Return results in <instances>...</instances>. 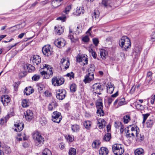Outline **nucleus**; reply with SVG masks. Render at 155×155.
<instances>
[{"label":"nucleus","mask_w":155,"mask_h":155,"mask_svg":"<svg viewBox=\"0 0 155 155\" xmlns=\"http://www.w3.org/2000/svg\"><path fill=\"white\" fill-rule=\"evenodd\" d=\"M40 74L42 75H44V77L45 79H48L52 77L53 74V68L50 65L45 64H43L42 67H40Z\"/></svg>","instance_id":"nucleus-1"},{"label":"nucleus","mask_w":155,"mask_h":155,"mask_svg":"<svg viewBox=\"0 0 155 155\" xmlns=\"http://www.w3.org/2000/svg\"><path fill=\"white\" fill-rule=\"evenodd\" d=\"M119 45L123 50L127 51L128 48H130L131 46L130 41L127 36L122 37L119 40Z\"/></svg>","instance_id":"nucleus-2"},{"label":"nucleus","mask_w":155,"mask_h":155,"mask_svg":"<svg viewBox=\"0 0 155 155\" xmlns=\"http://www.w3.org/2000/svg\"><path fill=\"white\" fill-rule=\"evenodd\" d=\"M32 137L36 146L40 147L44 143V138L38 132H33L32 134Z\"/></svg>","instance_id":"nucleus-3"},{"label":"nucleus","mask_w":155,"mask_h":155,"mask_svg":"<svg viewBox=\"0 0 155 155\" xmlns=\"http://www.w3.org/2000/svg\"><path fill=\"white\" fill-rule=\"evenodd\" d=\"M113 152L115 155H121L124 152V150L121 145L118 143L114 144L112 147Z\"/></svg>","instance_id":"nucleus-4"},{"label":"nucleus","mask_w":155,"mask_h":155,"mask_svg":"<svg viewBox=\"0 0 155 155\" xmlns=\"http://www.w3.org/2000/svg\"><path fill=\"white\" fill-rule=\"evenodd\" d=\"M64 82V80L61 76L54 77L52 79V84L54 86H58L63 84Z\"/></svg>","instance_id":"nucleus-5"},{"label":"nucleus","mask_w":155,"mask_h":155,"mask_svg":"<svg viewBox=\"0 0 155 155\" xmlns=\"http://www.w3.org/2000/svg\"><path fill=\"white\" fill-rule=\"evenodd\" d=\"M42 50L44 55L47 57L50 56L53 54L52 49L50 45L44 46L42 48Z\"/></svg>","instance_id":"nucleus-6"},{"label":"nucleus","mask_w":155,"mask_h":155,"mask_svg":"<svg viewBox=\"0 0 155 155\" xmlns=\"http://www.w3.org/2000/svg\"><path fill=\"white\" fill-rule=\"evenodd\" d=\"M96 105L97 108V113L98 115L100 116H103L104 115V112L103 110V104L102 101L101 100L96 102Z\"/></svg>","instance_id":"nucleus-7"},{"label":"nucleus","mask_w":155,"mask_h":155,"mask_svg":"<svg viewBox=\"0 0 155 155\" xmlns=\"http://www.w3.org/2000/svg\"><path fill=\"white\" fill-rule=\"evenodd\" d=\"M52 120L54 122L59 123L62 119L61 113L58 111H54L52 114Z\"/></svg>","instance_id":"nucleus-8"},{"label":"nucleus","mask_w":155,"mask_h":155,"mask_svg":"<svg viewBox=\"0 0 155 155\" xmlns=\"http://www.w3.org/2000/svg\"><path fill=\"white\" fill-rule=\"evenodd\" d=\"M92 91L93 93L100 95L101 92L103 90L102 86L99 83L94 84L92 86Z\"/></svg>","instance_id":"nucleus-9"},{"label":"nucleus","mask_w":155,"mask_h":155,"mask_svg":"<svg viewBox=\"0 0 155 155\" xmlns=\"http://www.w3.org/2000/svg\"><path fill=\"white\" fill-rule=\"evenodd\" d=\"M142 49V46L138 45H135L132 52V54L135 58L139 57L140 55Z\"/></svg>","instance_id":"nucleus-10"},{"label":"nucleus","mask_w":155,"mask_h":155,"mask_svg":"<svg viewBox=\"0 0 155 155\" xmlns=\"http://www.w3.org/2000/svg\"><path fill=\"white\" fill-rule=\"evenodd\" d=\"M66 91L64 89H59L57 91L56 97L59 100H62L66 96Z\"/></svg>","instance_id":"nucleus-11"},{"label":"nucleus","mask_w":155,"mask_h":155,"mask_svg":"<svg viewBox=\"0 0 155 155\" xmlns=\"http://www.w3.org/2000/svg\"><path fill=\"white\" fill-rule=\"evenodd\" d=\"M94 79V74L92 72H88L84 76V78L83 80V82L86 84L89 83L91 81Z\"/></svg>","instance_id":"nucleus-12"},{"label":"nucleus","mask_w":155,"mask_h":155,"mask_svg":"<svg viewBox=\"0 0 155 155\" xmlns=\"http://www.w3.org/2000/svg\"><path fill=\"white\" fill-rule=\"evenodd\" d=\"M65 41L62 38H58L54 41V44L59 48L64 47L65 45Z\"/></svg>","instance_id":"nucleus-13"},{"label":"nucleus","mask_w":155,"mask_h":155,"mask_svg":"<svg viewBox=\"0 0 155 155\" xmlns=\"http://www.w3.org/2000/svg\"><path fill=\"white\" fill-rule=\"evenodd\" d=\"M30 60L31 61L34 65H38L41 62L40 57L37 55H34L31 57Z\"/></svg>","instance_id":"nucleus-14"},{"label":"nucleus","mask_w":155,"mask_h":155,"mask_svg":"<svg viewBox=\"0 0 155 155\" xmlns=\"http://www.w3.org/2000/svg\"><path fill=\"white\" fill-rule=\"evenodd\" d=\"M10 98L8 95H2L1 97V101L4 106L8 105L10 103Z\"/></svg>","instance_id":"nucleus-15"},{"label":"nucleus","mask_w":155,"mask_h":155,"mask_svg":"<svg viewBox=\"0 0 155 155\" xmlns=\"http://www.w3.org/2000/svg\"><path fill=\"white\" fill-rule=\"evenodd\" d=\"M70 63L69 60L66 58H63L61 60L60 65L61 67H64L67 69L69 68Z\"/></svg>","instance_id":"nucleus-16"},{"label":"nucleus","mask_w":155,"mask_h":155,"mask_svg":"<svg viewBox=\"0 0 155 155\" xmlns=\"http://www.w3.org/2000/svg\"><path fill=\"white\" fill-rule=\"evenodd\" d=\"M24 114L25 117L27 120L29 121L31 120L33 117V113L30 110H27L24 113Z\"/></svg>","instance_id":"nucleus-17"},{"label":"nucleus","mask_w":155,"mask_h":155,"mask_svg":"<svg viewBox=\"0 0 155 155\" xmlns=\"http://www.w3.org/2000/svg\"><path fill=\"white\" fill-rule=\"evenodd\" d=\"M24 69L25 71L31 72L35 70V67L31 64H27L24 67Z\"/></svg>","instance_id":"nucleus-18"},{"label":"nucleus","mask_w":155,"mask_h":155,"mask_svg":"<svg viewBox=\"0 0 155 155\" xmlns=\"http://www.w3.org/2000/svg\"><path fill=\"white\" fill-rule=\"evenodd\" d=\"M107 88V92L109 94H111L113 93L114 88V84L111 82L108 83L106 85Z\"/></svg>","instance_id":"nucleus-19"},{"label":"nucleus","mask_w":155,"mask_h":155,"mask_svg":"<svg viewBox=\"0 0 155 155\" xmlns=\"http://www.w3.org/2000/svg\"><path fill=\"white\" fill-rule=\"evenodd\" d=\"M14 126L17 128L15 129V131L16 132H20L24 128V124L23 122H21L14 124Z\"/></svg>","instance_id":"nucleus-20"},{"label":"nucleus","mask_w":155,"mask_h":155,"mask_svg":"<svg viewBox=\"0 0 155 155\" xmlns=\"http://www.w3.org/2000/svg\"><path fill=\"white\" fill-rule=\"evenodd\" d=\"M99 124L98 127L99 129H102L106 126V122L103 119H99L97 120V123Z\"/></svg>","instance_id":"nucleus-21"},{"label":"nucleus","mask_w":155,"mask_h":155,"mask_svg":"<svg viewBox=\"0 0 155 155\" xmlns=\"http://www.w3.org/2000/svg\"><path fill=\"white\" fill-rule=\"evenodd\" d=\"M24 92L25 94L29 95L34 92V90L31 87H29L25 88Z\"/></svg>","instance_id":"nucleus-22"},{"label":"nucleus","mask_w":155,"mask_h":155,"mask_svg":"<svg viewBox=\"0 0 155 155\" xmlns=\"http://www.w3.org/2000/svg\"><path fill=\"white\" fill-rule=\"evenodd\" d=\"M108 153V149L105 147H101L99 150L100 155H107Z\"/></svg>","instance_id":"nucleus-23"},{"label":"nucleus","mask_w":155,"mask_h":155,"mask_svg":"<svg viewBox=\"0 0 155 155\" xmlns=\"http://www.w3.org/2000/svg\"><path fill=\"white\" fill-rule=\"evenodd\" d=\"M63 0H53L51 3V4L53 7L54 8H56L61 5L60 2Z\"/></svg>","instance_id":"nucleus-24"},{"label":"nucleus","mask_w":155,"mask_h":155,"mask_svg":"<svg viewBox=\"0 0 155 155\" xmlns=\"http://www.w3.org/2000/svg\"><path fill=\"white\" fill-rule=\"evenodd\" d=\"M155 120L154 119H150L148 120L146 123V126L148 128H151L154 123Z\"/></svg>","instance_id":"nucleus-25"},{"label":"nucleus","mask_w":155,"mask_h":155,"mask_svg":"<svg viewBox=\"0 0 155 155\" xmlns=\"http://www.w3.org/2000/svg\"><path fill=\"white\" fill-rule=\"evenodd\" d=\"M100 54L101 58L103 60H105L107 57V53L105 50L101 49L100 51Z\"/></svg>","instance_id":"nucleus-26"},{"label":"nucleus","mask_w":155,"mask_h":155,"mask_svg":"<svg viewBox=\"0 0 155 155\" xmlns=\"http://www.w3.org/2000/svg\"><path fill=\"white\" fill-rule=\"evenodd\" d=\"M80 128V126L77 124L72 125L71 126V130L73 132L77 133L79 132Z\"/></svg>","instance_id":"nucleus-27"},{"label":"nucleus","mask_w":155,"mask_h":155,"mask_svg":"<svg viewBox=\"0 0 155 155\" xmlns=\"http://www.w3.org/2000/svg\"><path fill=\"white\" fill-rule=\"evenodd\" d=\"M73 33L72 31L70 29H69V34L68 36V38L72 42H75L78 40L77 38H74L73 35Z\"/></svg>","instance_id":"nucleus-28"},{"label":"nucleus","mask_w":155,"mask_h":155,"mask_svg":"<svg viewBox=\"0 0 155 155\" xmlns=\"http://www.w3.org/2000/svg\"><path fill=\"white\" fill-rule=\"evenodd\" d=\"M76 14L78 15H79L81 14H83L84 13V9L83 7H77L76 8Z\"/></svg>","instance_id":"nucleus-29"},{"label":"nucleus","mask_w":155,"mask_h":155,"mask_svg":"<svg viewBox=\"0 0 155 155\" xmlns=\"http://www.w3.org/2000/svg\"><path fill=\"white\" fill-rule=\"evenodd\" d=\"M101 143V142L99 140H95L92 143V147L94 148H98L99 147Z\"/></svg>","instance_id":"nucleus-30"},{"label":"nucleus","mask_w":155,"mask_h":155,"mask_svg":"<svg viewBox=\"0 0 155 155\" xmlns=\"http://www.w3.org/2000/svg\"><path fill=\"white\" fill-rule=\"evenodd\" d=\"M134 153L135 155H143L144 151L142 148H138L135 150Z\"/></svg>","instance_id":"nucleus-31"},{"label":"nucleus","mask_w":155,"mask_h":155,"mask_svg":"<svg viewBox=\"0 0 155 155\" xmlns=\"http://www.w3.org/2000/svg\"><path fill=\"white\" fill-rule=\"evenodd\" d=\"M30 104L29 101L25 99L22 100L21 103V105L23 107L26 108L28 107Z\"/></svg>","instance_id":"nucleus-32"},{"label":"nucleus","mask_w":155,"mask_h":155,"mask_svg":"<svg viewBox=\"0 0 155 155\" xmlns=\"http://www.w3.org/2000/svg\"><path fill=\"white\" fill-rule=\"evenodd\" d=\"M126 102L125 101V99L123 97H121L119 98V103H118V106H120L126 104Z\"/></svg>","instance_id":"nucleus-33"},{"label":"nucleus","mask_w":155,"mask_h":155,"mask_svg":"<svg viewBox=\"0 0 155 155\" xmlns=\"http://www.w3.org/2000/svg\"><path fill=\"white\" fill-rule=\"evenodd\" d=\"M123 119L124 124H127L130 120V115L129 114L125 115L123 117Z\"/></svg>","instance_id":"nucleus-34"},{"label":"nucleus","mask_w":155,"mask_h":155,"mask_svg":"<svg viewBox=\"0 0 155 155\" xmlns=\"http://www.w3.org/2000/svg\"><path fill=\"white\" fill-rule=\"evenodd\" d=\"M91 124V122L89 120L85 121L84 123V127L87 129H90Z\"/></svg>","instance_id":"nucleus-35"},{"label":"nucleus","mask_w":155,"mask_h":155,"mask_svg":"<svg viewBox=\"0 0 155 155\" xmlns=\"http://www.w3.org/2000/svg\"><path fill=\"white\" fill-rule=\"evenodd\" d=\"M99 16V12L97 10H94V12L92 14V17L93 18H95L96 19L97 18H98Z\"/></svg>","instance_id":"nucleus-36"},{"label":"nucleus","mask_w":155,"mask_h":155,"mask_svg":"<svg viewBox=\"0 0 155 155\" xmlns=\"http://www.w3.org/2000/svg\"><path fill=\"white\" fill-rule=\"evenodd\" d=\"M137 137L136 141L138 142H141L143 140L144 136L143 135H141L138 133L136 135Z\"/></svg>","instance_id":"nucleus-37"},{"label":"nucleus","mask_w":155,"mask_h":155,"mask_svg":"<svg viewBox=\"0 0 155 155\" xmlns=\"http://www.w3.org/2000/svg\"><path fill=\"white\" fill-rule=\"evenodd\" d=\"M111 138V135L110 133L106 134L104 137L103 139L105 141H109Z\"/></svg>","instance_id":"nucleus-38"},{"label":"nucleus","mask_w":155,"mask_h":155,"mask_svg":"<svg viewBox=\"0 0 155 155\" xmlns=\"http://www.w3.org/2000/svg\"><path fill=\"white\" fill-rule=\"evenodd\" d=\"M70 88L71 92L74 93L76 90L77 86L75 84H73L70 85Z\"/></svg>","instance_id":"nucleus-39"},{"label":"nucleus","mask_w":155,"mask_h":155,"mask_svg":"<svg viewBox=\"0 0 155 155\" xmlns=\"http://www.w3.org/2000/svg\"><path fill=\"white\" fill-rule=\"evenodd\" d=\"M42 155H51V153L49 150L45 148L42 153Z\"/></svg>","instance_id":"nucleus-40"},{"label":"nucleus","mask_w":155,"mask_h":155,"mask_svg":"<svg viewBox=\"0 0 155 155\" xmlns=\"http://www.w3.org/2000/svg\"><path fill=\"white\" fill-rule=\"evenodd\" d=\"M71 8V5H68L65 8L63 12V13H64L66 14H68Z\"/></svg>","instance_id":"nucleus-41"},{"label":"nucleus","mask_w":155,"mask_h":155,"mask_svg":"<svg viewBox=\"0 0 155 155\" xmlns=\"http://www.w3.org/2000/svg\"><path fill=\"white\" fill-rule=\"evenodd\" d=\"M69 155H75L76 154V150L75 149L71 148L69 151Z\"/></svg>","instance_id":"nucleus-42"},{"label":"nucleus","mask_w":155,"mask_h":155,"mask_svg":"<svg viewBox=\"0 0 155 155\" xmlns=\"http://www.w3.org/2000/svg\"><path fill=\"white\" fill-rule=\"evenodd\" d=\"M109 1L107 0H103L102 1V4L105 7H108L110 6Z\"/></svg>","instance_id":"nucleus-43"},{"label":"nucleus","mask_w":155,"mask_h":155,"mask_svg":"<svg viewBox=\"0 0 155 155\" xmlns=\"http://www.w3.org/2000/svg\"><path fill=\"white\" fill-rule=\"evenodd\" d=\"M55 33L58 35H60L63 32V29L62 27H58L57 30H55Z\"/></svg>","instance_id":"nucleus-44"},{"label":"nucleus","mask_w":155,"mask_h":155,"mask_svg":"<svg viewBox=\"0 0 155 155\" xmlns=\"http://www.w3.org/2000/svg\"><path fill=\"white\" fill-rule=\"evenodd\" d=\"M138 129H137V130H135L134 131H132L131 132V133L128 134L127 135L129 137H134V134H136V135L137 134H138L139 133V131L138 130Z\"/></svg>","instance_id":"nucleus-45"},{"label":"nucleus","mask_w":155,"mask_h":155,"mask_svg":"<svg viewBox=\"0 0 155 155\" xmlns=\"http://www.w3.org/2000/svg\"><path fill=\"white\" fill-rule=\"evenodd\" d=\"M66 139L68 141L70 142H72L74 140V137L73 135H68L67 136Z\"/></svg>","instance_id":"nucleus-46"},{"label":"nucleus","mask_w":155,"mask_h":155,"mask_svg":"<svg viewBox=\"0 0 155 155\" xmlns=\"http://www.w3.org/2000/svg\"><path fill=\"white\" fill-rule=\"evenodd\" d=\"M5 153L7 154H9L11 153V151L10 147L8 146H6L4 148Z\"/></svg>","instance_id":"nucleus-47"},{"label":"nucleus","mask_w":155,"mask_h":155,"mask_svg":"<svg viewBox=\"0 0 155 155\" xmlns=\"http://www.w3.org/2000/svg\"><path fill=\"white\" fill-rule=\"evenodd\" d=\"M130 127H131L130 130L131 132L135 130H137V129H138V130H139V128H137V127L136 125H133L132 127L131 126H129L128 127V128L129 129Z\"/></svg>","instance_id":"nucleus-48"},{"label":"nucleus","mask_w":155,"mask_h":155,"mask_svg":"<svg viewBox=\"0 0 155 155\" xmlns=\"http://www.w3.org/2000/svg\"><path fill=\"white\" fill-rule=\"evenodd\" d=\"M40 121L42 125H45L47 122V120L46 118L44 117H41Z\"/></svg>","instance_id":"nucleus-49"},{"label":"nucleus","mask_w":155,"mask_h":155,"mask_svg":"<svg viewBox=\"0 0 155 155\" xmlns=\"http://www.w3.org/2000/svg\"><path fill=\"white\" fill-rule=\"evenodd\" d=\"M122 125V124L121 122L116 121L114 123V126L115 128L118 129Z\"/></svg>","instance_id":"nucleus-50"},{"label":"nucleus","mask_w":155,"mask_h":155,"mask_svg":"<svg viewBox=\"0 0 155 155\" xmlns=\"http://www.w3.org/2000/svg\"><path fill=\"white\" fill-rule=\"evenodd\" d=\"M9 115H7L6 117L3 118L1 119V124H3L4 123V121H5L6 122L8 120L9 118Z\"/></svg>","instance_id":"nucleus-51"},{"label":"nucleus","mask_w":155,"mask_h":155,"mask_svg":"<svg viewBox=\"0 0 155 155\" xmlns=\"http://www.w3.org/2000/svg\"><path fill=\"white\" fill-rule=\"evenodd\" d=\"M40 79L39 75L35 74L32 77V79L35 81H37Z\"/></svg>","instance_id":"nucleus-52"},{"label":"nucleus","mask_w":155,"mask_h":155,"mask_svg":"<svg viewBox=\"0 0 155 155\" xmlns=\"http://www.w3.org/2000/svg\"><path fill=\"white\" fill-rule=\"evenodd\" d=\"M66 76L70 78V79H73L74 77V74L73 72H71L70 73H68L66 74Z\"/></svg>","instance_id":"nucleus-53"},{"label":"nucleus","mask_w":155,"mask_h":155,"mask_svg":"<svg viewBox=\"0 0 155 155\" xmlns=\"http://www.w3.org/2000/svg\"><path fill=\"white\" fill-rule=\"evenodd\" d=\"M93 42L94 45L97 46L98 45V44L99 43V41L97 38H94L93 39Z\"/></svg>","instance_id":"nucleus-54"},{"label":"nucleus","mask_w":155,"mask_h":155,"mask_svg":"<svg viewBox=\"0 0 155 155\" xmlns=\"http://www.w3.org/2000/svg\"><path fill=\"white\" fill-rule=\"evenodd\" d=\"M90 52L91 53V55L93 56V57L95 59L97 57V54L96 53L93 51L92 49H91V51H90Z\"/></svg>","instance_id":"nucleus-55"},{"label":"nucleus","mask_w":155,"mask_h":155,"mask_svg":"<svg viewBox=\"0 0 155 155\" xmlns=\"http://www.w3.org/2000/svg\"><path fill=\"white\" fill-rule=\"evenodd\" d=\"M155 99V94L152 95L150 97V102L152 104L154 103Z\"/></svg>","instance_id":"nucleus-56"},{"label":"nucleus","mask_w":155,"mask_h":155,"mask_svg":"<svg viewBox=\"0 0 155 155\" xmlns=\"http://www.w3.org/2000/svg\"><path fill=\"white\" fill-rule=\"evenodd\" d=\"M37 86L38 90V91L39 92L42 90L44 88L43 86L41 84H40L38 85H37Z\"/></svg>","instance_id":"nucleus-57"},{"label":"nucleus","mask_w":155,"mask_h":155,"mask_svg":"<svg viewBox=\"0 0 155 155\" xmlns=\"http://www.w3.org/2000/svg\"><path fill=\"white\" fill-rule=\"evenodd\" d=\"M83 58H82L80 55H78L76 57V60L77 62H82Z\"/></svg>","instance_id":"nucleus-58"},{"label":"nucleus","mask_w":155,"mask_h":155,"mask_svg":"<svg viewBox=\"0 0 155 155\" xmlns=\"http://www.w3.org/2000/svg\"><path fill=\"white\" fill-rule=\"evenodd\" d=\"M82 61L84 65L87 64L88 62V59L85 57L83 58Z\"/></svg>","instance_id":"nucleus-59"},{"label":"nucleus","mask_w":155,"mask_h":155,"mask_svg":"<svg viewBox=\"0 0 155 155\" xmlns=\"http://www.w3.org/2000/svg\"><path fill=\"white\" fill-rule=\"evenodd\" d=\"M82 40L84 42H87L89 41V38L87 36H85L82 38Z\"/></svg>","instance_id":"nucleus-60"},{"label":"nucleus","mask_w":155,"mask_h":155,"mask_svg":"<svg viewBox=\"0 0 155 155\" xmlns=\"http://www.w3.org/2000/svg\"><path fill=\"white\" fill-rule=\"evenodd\" d=\"M77 30L76 31V33L79 34V33L81 32V28L80 26H77Z\"/></svg>","instance_id":"nucleus-61"},{"label":"nucleus","mask_w":155,"mask_h":155,"mask_svg":"<svg viewBox=\"0 0 155 155\" xmlns=\"http://www.w3.org/2000/svg\"><path fill=\"white\" fill-rule=\"evenodd\" d=\"M66 19V17L65 16L59 17L58 18H57V20H61L63 22H64L65 21Z\"/></svg>","instance_id":"nucleus-62"},{"label":"nucleus","mask_w":155,"mask_h":155,"mask_svg":"<svg viewBox=\"0 0 155 155\" xmlns=\"http://www.w3.org/2000/svg\"><path fill=\"white\" fill-rule=\"evenodd\" d=\"M54 104V103H51L49 104L48 106V109L49 110H52L53 109V105Z\"/></svg>","instance_id":"nucleus-63"},{"label":"nucleus","mask_w":155,"mask_h":155,"mask_svg":"<svg viewBox=\"0 0 155 155\" xmlns=\"http://www.w3.org/2000/svg\"><path fill=\"white\" fill-rule=\"evenodd\" d=\"M150 115L149 113H147L146 114H143L142 116H143V118L144 119L147 120V117Z\"/></svg>","instance_id":"nucleus-64"}]
</instances>
